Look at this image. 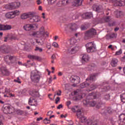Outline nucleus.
I'll return each instance as SVG.
<instances>
[{"instance_id":"60","label":"nucleus","mask_w":125,"mask_h":125,"mask_svg":"<svg viewBox=\"0 0 125 125\" xmlns=\"http://www.w3.org/2000/svg\"><path fill=\"white\" fill-rule=\"evenodd\" d=\"M109 89V86L104 87V91H107Z\"/></svg>"},{"instance_id":"56","label":"nucleus","mask_w":125,"mask_h":125,"mask_svg":"<svg viewBox=\"0 0 125 125\" xmlns=\"http://www.w3.org/2000/svg\"><path fill=\"white\" fill-rule=\"evenodd\" d=\"M96 87V85H92L91 86V89L90 90H93L94 89H95Z\"/></svg>"},{"instance_id":"39","label":"nucleus","mask_w":125,"mask_h":125,"mask_svg":"<svg viewBox=\"0 0 125 125\" xmlns=\"http://www.w3.org/2000/svg\"><path fill=\"white\" fill-rule=\"evenodd\" d=\"M34 97H40V93L39 92H34L32 95Z\"/></svg>"},{"instance_id":"58","label":"nucleus","mask_w":125,"mask_h":125,"mask_svg":"<svg viewBox=\"0 0 125 125\" xmlns=\"http://www.w3.org/2000/svg\"><path fill=\"white\" fill-rule=\"evenodd\" d=\"M78 108V106H75L74 107H73L72 108V110L73 112H76V110H77V109Z\"/></svg>"},{"instance_id":"13","label":"nucleus","mask_w":125,"mask_h":125,"mask_svg":"<svg viewBox=\"0 0 125 125\" xmlns=\"http://www.w3.org/2000/svg\"><path fill=\"white\" fill-rule=\"evenodd\" d=\"M79 50V47L77 45L71 46V48L68 49V51L71 54H74Z\"/></svg>"},{"instance_id":"33","label":"nucleus","mask_w":125,"mask_h":125,"mask_svg":"<svg viewBox=\"0 0 125 125\" xmlns=\"http://www.w3.org/2000/svg\"><path fill=\"white\" fill-rule=\"evenodd\" d=\"M85 16L86 18L88 19V18H91L92 17V13L91 12H89V13H86L85 14Z\"/></svg>"},{"instance_id":"40","label":"nucleus","mask_w":125,"mask_h":125,"mask_svg":"<svg viewBox=\"0 0 125 125\" xmlns=\"http://www.w3.org/2000/svg\"><path fill=\"white\" fill-rule=\"evenodd\" d=\"M35 51H39V52H42V48L39 47H36Z\"/></svg>"},{"instance_id":"17","label":"nucleus","mask_w":125,"mask_h":125,"mask_svg":"<svg viewBox=\"0 0 125 125\" xmlns=\"http://www.w3.org/2000/svg\"><path fill=\"white\" fill-rule=\"evenodd\" d=\"M118 62L119 60H118V59L116 58H112L110 62V65L113 67H117Z\"/></svg>"},{"instance_id":"19","label":"nucleus","mask_w":125,"mask_h":125,"mask_svg":"<svg viewBox=\"0 0 125 125\" xmlns=\"http://www.w3.org/2000/svg\"><path fill=\"white\" fill-rule=\"evenodd\" d=\"M31 17H32L30 19V21L31 22H40L41 20L39 16H34V13H33V16H31Z\"/></svg>"},{"instance_id":"8","label":"nucleus","mask_w":125,"mask_h":125,"mask_svg":"<svg viewBox=\"0 0 125 125\" xmlns=\"http://www.w3.org/2000/svg\"><path fill=\"white\" fill-rule=\"evenodd\" d=\"M4 114H12L14 112V107L11 105H7L3 108Z\"/></svg>"},{"instance_id":"16","label":"nucleus","mask_w":125,"mask_h":125,"mask_svg":"<svg viewBox=\"0 0 125 125\" xmlns=\"http://www.w3.org/2000/svg\"><path fill=\"white\" fill-rule=\"evenodd\" d=\"M0 50L4 53H9L10 48L8 45H2L0 48Z\"/></svg>"},{"instance_id":"27","label":"nucleus","mask_w":125,"mask_h":125,"mask_svg":"<svg viewBox=\"0 0 125 125\" xmlns=\"http://www.w3.org/2000/svg\"><path fill=\"white\" fill-rule=\"evenodd\" d=\"M89 60V56L87 54H84L82 57V61L87 62Z\"/></svg>"},{"instance_id":"34","label":"nucleus","mask_w":125,"mask_h":125,"mask_svg":"<svg viewBox=\"0 0 125 125\" xmlns=\"http://www.w3.org/2000/svg\"><path fill=\"white\" fill-rule=\"evenodd\" d=\"M120 97L122 102H123V103H125V93L122 94L120 96Z\"/></svg>"},{"instance_id":"51","label":"nucleus","mask_w":125,"mask_h":125,"mask_svg":"<svg viewBox=\"0 0 125 125\" xmlns=\"http://www.w3.org/2000/svg\"><path fill=\"white\" fill-rule=\"evenodd\" d=\"M55 100H56V104H58V102L60 101V97H57Z\"/></svg>"},{"instance_id":"11","label":"nucleus","mask_w":125,"mask_h":125,"mask_svg":"<svg viewBox=\"0 0 125 125\" xmlns=\"http://www.w3.org/2000/svg\"><path fill=\"white\" fill-rule=\"evenodd\" d=\"M112 113H113V109L110 107H105L101 111V114L104 116L107 115V114H112Z\"/></svg>"},{"instance_id":"26","label":"nucleus","mask_w":125,"mask_h":125,"mask_svg":"<svg viewBox=\"0 0 125 125\" xmlns=\"http://www.w3.org/2000/svg\"><path fill=\"white\" fill-rule=\"evenodd\" d=\"M96 94L94 92H92L91 94H89L87 96L88 99H96Z\"/></svg>"},{"instance_id":"43","label":"nucleus","mask_w":125,"mask_h":125,"mask_svg":"<svg viewBox=\"0 0 125 125\" xmlns=\"http://www.w3.org/2000/svg\"><path fill=\"white\" fill-rule=\"evenodd\" d=\"M62 93V91H61L60 90H59V92L56 91V94H55L54 96V97H55L56 95H58V96H61Z\"/></svg>"},{"instance_id":"46","label":"nucleus","mask_w":125,"mask_h":125,"mask_svg":"<svg viewBox=\"0 0 125 125\" xmlns=\"http://www.w3.org/2000/svg\"><path fill=\"white\" fill-rule=\"evenodd\" d=\"M14 82H15V83H21V81H20V79H19V77H18L17 79L14 80Z\"/></svg>"},{"instance_id":"37","label":"nucleus","mask_w":125,"mask_h":125,"mask_svg":"<svg viewBox=\"0 0 125 125\" xmlns=\"http://www.w3.org/2000/svg\"><path fill=\"white\" fill-rule=\"evenodd\" d=\"M13 3L15 6V8H18V7L20 6L21 3L20 2H14Z\"/></svg>"},{"instance_id":"20","label":"nucleus","mask_w":125,"mask_h":125,"mask_svg":"<svg viewBox=\"0 0 125 125\" xmlns=\"http://www.w3.org/2000/svg\"><path fill=\"white\" fill-rule=\"evenodd\" d=\"M28 58H29V59H33V60H38L39 61L42 60L41 57L36 55H29L28 56Z\"/></svg>"},{"instance_id":"52","label":"nucleus","mask_w":125,"mask_h":125,"mask_svg":"<svg viewBox=\"0 0 125 125\" xmlns=\"http://www.w3.org/2000/svg\"><path fill=\"white\" fill-rule=\"evenodd\" d=\"M14 96V95H13L12 94H10L9 96H7L6 95H4V97H13Z\"/></svg>"},{"instance_id":"55","label":"nucleus","mask_w":125,"mask_h":125,"mask_svg":"<svg viewBox=\"0 0 125 125\" xmlns=\"http://www.w3.org/2000/svg\"><path fill=\"white\" fill-rule=\"evenodd\" d=\"M53 114V111H49L47 113V116H51Z\"/></svg>"},{"instance_id":"48","label":"nucleus","mask_w":125,"mask_h":125,"mask_svg":"<svg viewBox=\"0 0 125 125\" xmlns=\"http://www.w3.org/2000/svg\"><path fill=\"white\" fill-rule=\"evenodd\" d=\"M0 31H4V25L0 24Z\"/></svg>"},{"instance_id":"3","label":"nucleus","mask_w":125,"mask_h":125,"mask_svg":"<svg viewBox=\"0 0 125 125\" xmlns=\"http://www.w3.org/2000/svg\"><path fill=\"white\" fill-rule=\"evenodd\" d=\"M95 78H96V75L95 74L90 75L89 79H87L86 80V83H83L80 84L81 88H84L86 85H89L88 83H92V82H94V80H95Z\"/></svg>"},{"instance_id":"22","label":"nucleus","mask_w":125,"mask_h":125,"mask_svg":"<svg viewBox=\"0 0 125 125\" xmlns=\"http://www.w3.org/2000/svg\"><path fill=\"white\" fill-rule=\"evenodd\" d=\"M114 38H117V34L115 33H111L110 34L107 35L105 36V39L106 40H110V39H114Z\"/></svg>"},{"instance_id":"12","label":"nucleus","mask_w":125,"mask_h":125,"mask_svg":"<svg viewBox=\"0 0 125 125\" xmlns=\"http://www.w3.org/2000/svg\"><path fill=\"white\" fill-rule=\"evenodd\" d=\"M70 81L71 83H80V82H81L79 77L74 75L70 77Z\"/></svg>"},{"instance_id":"7","label":"nucleus","mask_w":125,"mask_h":125,"mask_svg":"<svg viewBox=\"0 0 125 125\" xmlns=\"http://www.w3.org/2000/svg\"><path fill=\"white\" fill-rule=\"evenodd\" d=\"M19 11L16 10L13 12H10L5 14V16L8 19H12L16 17V15H19Z\"/></svg>"},{"instance_id":"25","label":"nucleus","mask_w":125,"mask_h":125,"mask_svg":"<svg viewBox=\"0 0 125 125\" xmlns=\"http://www.w3.org/2000/svg\"><path fill=\"white\" fill-rule=\"evenodd\" d=\"M93 10H94L95 11L99 12V10H100L101 8V6L98 5L96 4H94L92 6Z\"/></svg>"},{"instance_id":"4","label":"nucleus","mask_w":125,"mask_h":125,"mask_svg":"<svg viewBox=\"0 0 125 125\" xmlns=\"http://www.w3.org/2000/svg\"><path fill=\"white\" fill-rule=\"evenodd\" d=\"M87 52L88 53H90V52H94L96 50V46L94 42H90L87 43L85 45Z\"/></svg>"},{"instance_id":"24","label":"nucleus","mask_w":125,"mask_h":125,"mask_svg":"<svg viewBox=\"0 0 125 125\" xmlns=\"http://www.w3.org/2000/svg\"><path fill=\"white\" fill-rule=\"evenodd\" d=\"M5 7L7 9H15V6H14V3H11L6 5Z\"/></svg>"},{"instance_id":"63","label":"nucleus","mask_w":125,"mask_h":125,"mask_svg":"<svg viewBox=\"0 0 125 125\" xmlns=\"http://www.w3.org/2000/svg\"><path fill=\"white\" fill-rule=\"evenodd\" d=\"M68 125H74V122H73V121H70L68 122Z\"/></svg>"},{"instance_id":"9","label":"nucleus","mask_w":125,"mask_h":125,"mask_svg":"<svg viewBox=\"0 0 125 125\" xmlns=\"http://www.w3.org/2000/svg\"><path fill=\"white\" fill-rule=\"evenodd\" d=\"M96 34V30L91 28L88 31H86L85 33V38L87 39L89 38H92Z\"/></svg>"},{"instance_id":"5","label":"nucleus","mask_w":125,"mask_h":125,"mask_svg":"<svg viewBox=\"0 0 125 125\" xmlns=\"http://www.w3.org/2000/svg\"><path fill=\"white\" fill-rule=\"evenodd\" d=\"M39 28V24H27L23 26V29L25 31H31V30H37Z\"/></svg>"},{"instance_id":"30","label":"nucleus","mask_w":125,"mask_h":125,"mask_svg":"<svg viewBox=\"0 0 125 125\" xmlns=\"http://www.w3.org/2000/svg\"><path fill=\"white\" fill-rule=\"evenodd\" d=\"M71 46H75V45H77L75 44L76 42H77V40L74 38L71 39L69 41Z\"/></svg>"},{"instance_id":"10","label":"nucleus","mask_w":125,"mask_h":125,"mask_svg":"<svg viewBox=\"0 0 125 125\" xmlns=\"http://www.w3.org/2000/svg\"><path fill=\"white\" fill-rule=\"evenodd\" d=\"M82 114V113L81 109H78V110L77 111V115L78 118H79L80 120V121L81 122V123H85V122L87 121V119H86V117L83 116Z\"/></svg>"},{"instance_id":"62","label":"nucleus","mask_w":125,"mask_h":125,"mask_svg":"<svg viewBox=\"0 0 125 125\" xmlns=\"http://www.w3.org/2000/svg\"><path fill=\"white\" fill-rule=\"evenodd\" d=\"M108 48H111V50H114V48H113V45L112 44L108 46Z\"/></svg>"},{"instance_id":"53","label":"nucleus","mask_w":125,"mask_h":125,"mask_svg":"<svg viewBox=\"0 0 125 125\" xmlns=\"http://www.w3.org/2000/svg\"><path fill=\"white\" fill-rule=\"evenodd\" d=\"M9 60H16V58L14 56H10L9 57Z\"/></svg>"},{"instance_id":"59","label":"nucleus","mask_w":125,"mask_h":125,"mask_svg":"<svg viewBox=\"0 0 125 125\" xmlns=\"http://www.w3.org/2000/svg\"><path fill=\"white\" fill-rule=\"evenodd\" d=\"M46 121H47V122H49L50 123V120H48L47 118H45V119L43 120V123H46Z\"/></svg>"},{"instance_id":"61","label":"nucleus","mask_w":125,"mask_h":125,"mask_svg":"<svg viewBox=\"0 0 125 125\" xmlns=\"http://www.w3.org/2000/svg\"><path fill=\"white\" fill-rule=\"evenodd\" d=\"M61 108H63V105L62 104H60L57 107V109H61Z\"/></svg>"},{"instance_id":"29","label":"nucleus","mask_w":125,"mask_h":125,"mask_svg":"<svg viewBox=\"0 0 125 125\" xmlns=\"http://www.w3.org/2000/svg\"><path fill=\"white\" fill-rule=\"evenodd\" d=\"M70 28L71 30H72V31L77 30V29H78V25L76 23H71L70 24Z\"/></svg>"},{"instance_id":"18","label":"nucleus","mask_w":125,"mask_h":125,"mask_svg":"<svg viewBox=\"0 0 125 125\" xmlns=\"http://www.w3.org/2000/svg\"><path fill=\"white\" fill-rule=\"evenodd\" d=\"M0 71L3 76H9V72L5 67H1Z\"/></svg>"},{"instance_id":"44","label":"nucleus","mask_w":125,"mask_h":125,"mask_svg":"<svg viewBox=\"0 0 125 125\" xmlns=\"http://www.w3.org/2000/svg\"><path fill=\"white\" fill-rule=\"evenodd\" d=\"M122 53H123V51H122V49H120L119 51L116 52L115 55H121Z\"/></svg>"},{"instance_id":"1","label":"nucleus","mask_w":125,"mask_h":125,"mask_svg":"<svg viewBox=\"0 0 125 125\" xmlns=\"http://www.w3.org/2000/svg\"><path fill=\"white\" fill-rule=\"evenodd\" d=\"M48 35L49 34L47 32H44V27L42 26L39 30V31L36 32H33L32 34L33 37H35L36 38H40L41 40H45L46 38H48Z\"/></svg>"},{"instance_id":"21","label":"nucleus","mask_w":125,"mask_h":125,"mask_svg":"<svg viewBox=\"0 0 125 125\" xmlns=\"http://www.w3.org/2000/svg\"><path fill=\"white\" fill-rule=\"evenodd\" d=\"M119 120L121 122V125L125 124V114L122 113L119 116Z\"/></svg>"},{"instance_id":"57","label":"nucleus","mask_w":125,"mask_h":125,"mask_svg":"<svg viewBox=\"0 0 125 125\" xmlns=\"http://www.w3.org/2000/svg\"><path fill=\"white\" fill-rule=\"evenodd\" d=\"M86 27H85V26L83 25L81 26V30H82V31H83L84 30H86Z\"/></svg>"},{"instance_id":"6","label":"nucleus","mask_w":125,"mask_h":125,"mask_svg":"<svg viewBox=\"0 0 125 125\" xmlns=\"http://www.w3.org/2000/svg\"><path fill=\"white\" fill-rule=\"evenodd\" d=\"M103 103L102 101L96 102L95 101H92L89 102V105L90 107H96L97 109H100L103 105Z\"/></svg>"},{"instance_id":"2","label":"nucleus","mask_w":125,"mask_h":125,"mask_svg":"<svg viewBox=\"0 0 125 125\" xmlns=\"http://www.w3.org/2000/svg\"><path fill=\"white\" fill-rule=\"evenodd\" d=\"M41 73L38 70H33L31 72L30 79L32 83H38L41 80Z\"/></svg>"},{"instance_id":"64","label":"nucleus","mask_w":125,"mask_h":125,"mask_svg":"<svg viewBox=\"0 0 125 125\" xmlns=\"http://www.w3.org/2000/svg\"><path fill=\"white\" fill-rule=\"evenodd\" d=\"M37 3L38 5H40V4H41V3H42V1H41V0H38L37 1Z\"/></svg>"},{"instance_id":"14","label":"nucleus","mask_w":125,"mask_h":125,"mask_svg":"<svg viewBox=\"0 0 125 125\" xmlns=\"http://www.w3.org/2000/svg\"><path fill=\"white\" fill-rule=\"evenodd\" d=\"M34 16V12H29L28 13H25L22 14L21 17L22 19L25 20L27 19V18H30V17H32V16Z\"/></svg>"},{"instance_id":"41","label":"nucleus","mask_w":125,"mask_h":125,"mask_svg":"<svg viewBox=\"0 0 125 125\" xmlns=\"http://www.w3.org/2000/svg\"><path fill=\"white\" fill-rule=\"evenodd\" d=\"M56 0H47L48 4L52 5V4H54Z\"/></svg>"},{"instance_id":"36","label":"nucleus","mask_w":125,"mask_h":125,"mask_svg":"<svg viewBox=\"0 0 125 125\" xmlns=\"http://www.w3.org/2000/svg\"><path fill=\"white\" fill-rule=\"evenodd\" d=\"M11 29V26L9 25H4V31H6L7 30H10Z\"/></svg>"},{"instance_id":"54","label":"nucleus","mask_w":125,"mask_h":125,"mask_svg":"<svg viewBox=\"0 0 125 125\" xmlns=\"http://www.w3.org/2000/svg\"><path fill=\"white\" fill-rule=\"evenodd\" d=\"M109 20H110V17H106L104 19L105 22H109Z\"/></svg>"},{"instance_id":"23","label":"nucleus","mask_w":125,"mask_h":125,"mask_svg":"<svg viewBox=\"0 0 125 125\" xmlns=\"http://www.w3.org/2000/svg\"><path fill=\"white\" fill-rule=\"evenodd\" d=\"M83 3V0H75L73 2V5L74 6H79L82 5Z\"/></svg>"},{"instance_id":"50","label":"nucleus","mask_w":125,"mask_h":125,"mask_svg":"<svg viewBox=\"0 0 125 125\" xmlns=\"http://www.w3.org/2000/svg\"><path fill=\"white\" fill-rule=\"evenodd\" d=\"M109 26H114L115 25V22L111 21L109 22Z\"/></svg>"},{"instance_id":"47","label":"nucleus","mask_w":125,"mask_h":125,"mask_svg":"<svg viewBox=\"0 0 125 125\" xmlns=\"http://www.w3.org/2000/svg\"><path fill=\"white\" fill-rule=\"evenodd\" d=\"M104 99L105 100H110V95L109 94L106 95L104 96Z\"/></svg>"},{"instance_id":"32","label":"nucleus","mask_w":125,"mask_h":125,"mask_svg":"<svg viewBox=\"0 0 125 125\" xmlns=\"http://www.w3.org/2000/svg\"><path fill=\"white\" fill-rule=\"evenodd\" d=\"M34 102H36V100H35L34 98L30 97L28 101V104L29 105H31V106H33V104H32L33 102H34Z\"/></svg>"},{"instance_id":"49","label":"nucleus","mask_w":125,"mask_h":125,"mask_svg":"<svg viewBox=\"0 0 125 125\" xmlns=\"http://www.w3.org/2000/svg\"><path fill=\"white\" fill-rule=\"evenodd\" d=\"M89 103V102L87 101V100H84L83 101V104H84V105H87Z\"/></svg>"},{"instance_id":"28","label":"nucleus","mask_w":125,"mask_h":125,"mask_svg":"<svg viewBox=\"0 0 125 125\" xmlns=\"http://www.w3.org/2000/svg\"><path fill=\"white\" fill-rule=\"evenodd\" d=\"M115 5L117 6H124L125 5V2L122 0H117Z\"/></svg>"},{"instance_id":"31","label":"nucleus","mask_w":125,"mask_h":125,"mask_svg":"<svg viewBox=\"0 0 125 125\" xmlns=\"http://www.w3.org/2000/svg\"><path fill=\"white\" fill-rule=\"evenodd\" d=\"M88 125H97V122L94 120L89 119L87 123Z\"/></svg>"},{"instance_id":"45","label":"nucleus","mask_w":125,"mask_h":125,"mask_svg":"<svg viewBox=\"0 0 125 125\" xmlns=\"http://www.w3.org/2000/svg\"><path fill=\"white\" fill-rule=\"evenodd\" d=\"M52 46H54V47H55L56 48H57L58 47H59L58 43H57V42H54L52 43Z\"/></svg>"},{"instance_id":"38","label":"nucleus","mask_w":125,"mask_h":125,"mask_svg":"<svg viewBox=\"0 0 125 125\" xmlns=\"http://www.w3.org/2000/svg\"><path fill=\"white\" fill-rule=\"evenodd\" d=\"M16 112L18 115H23L24 114V112L20 109H17Z\"/></svg>"},{"instance_id":"15","label":"nucleus","mask_w":125,"mask_h":125,"mask_svg":"<svg viewBox=\"0 0 125 125\" xmlns=\"http://www.w3.org/2000/svg\"><path fill=\"white\" fill-rule=\"evenodd\" d=\"M0 50L4 53H9L10 48L8 45H2L0 48Z\"/></svg>"},{"instance_id":"42","label":"nucleus","mask_w":125,"mask_h":125,"mask_svg":"<svg viewBox=\"0 0 125 125\" xmlns=\"http://www.w3.org/2000/svg\"><path fill=\"white\" fill-rule=\"evenodd\" d=\"M121 15H122V12L121 11H117L116 13V17L117 18H119L121 17Z\"/></svg>"},{"instance_id":"35","label":"nucleus","mask_w":125,"mask_h":125,"mask_svg":"<svg viewBox=\"0 0 125 125\" xmlns=\"http://www.w3.org/2000/svg\"><path fill=\"white\" fill-rule=\"evenodd\" d=\"M62 3L63 5H66V4L70 3V0H63L62 1Z\"/></svg>"}]
</instances>
